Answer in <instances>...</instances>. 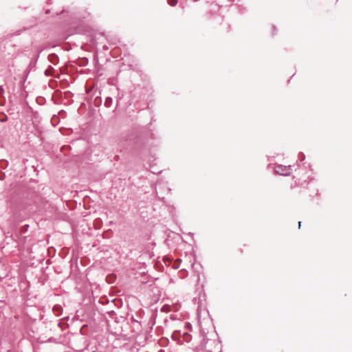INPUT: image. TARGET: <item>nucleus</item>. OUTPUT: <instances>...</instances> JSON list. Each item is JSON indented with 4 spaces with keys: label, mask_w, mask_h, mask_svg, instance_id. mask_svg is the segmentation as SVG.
I'll use <instances>...</instances> for the list:
<instances>
[{
    "label": "nucleus",
    "mask_w": 352,
    "mask_h": 352,
    "mask_svg": "<svg viewBox=\"0 0 352 352\" xmlns=\"http://www.w3.org/2000/svg\"><path fill=\"white\" fill-rule=\"evenodd\" d=\"M275 172L281 175H288L291 173L290 166H286L283 165H278L275 166Z\"/></svg>",
    "instance_id": "obj_1"
},
{
    "label": "nucleus",
    "mask_w": 352,
    "mask_h": 352,
    "mask_svg": "<svg viewBox=\"0 0 352 352\" xmlns=\"http://www.w3.org/2000/svg\"><path fill=\"white\" fill-rule=\"evenodd\" d=\"M168 4L171 6H174L177 3V0H168Z\"/></svg>",
    "instance_id": "obj_2"
},
{
    "label": "nucleus",
    "mask_w": 352,
    "mask_h": 352,
    "mask_svg": "<svg viewBox=\"0 0 352 352\" xmlns=\"http://www.w3.org/2000/svg\"><path fill=\"white\" fill-rule=\"evenodd\" d=\"M111 100H112V99L111 98H107V100L105 101V104L109 105V104L111 102Z\"/></svg>",
    "instance_id": "obj_3"
},
{
    "label": "nucleus",
    "mask_w": 352,
    "mask_h": 352,
    "mask_svg": "<svg viewBox=\"0 0 352 352\" xmlns=\"http://www.w3.org/2000/svg\"><path fill=\"white\" fill-rule=\"evenodd\" d=\"M3 88L0 87V94L3 93Z\"/></svg>",
    "instance_id": "obj_4"
},
{
    "label": "nucleus",
    "mask_w": 352,
    "mask_h": 352,
    "mask_svg": "<svg viewBox=\"0 0 352 352\" xmlns=\"http://www.w3.org/2000/svg\"><path fill=\"white\" fill-rule=\"evenodd\" d=\"M300 226H301V222H300V221H299V222H298V228H300Z\"/></svg>",
    "instance_id": "obj_5"
}]
</instances>
